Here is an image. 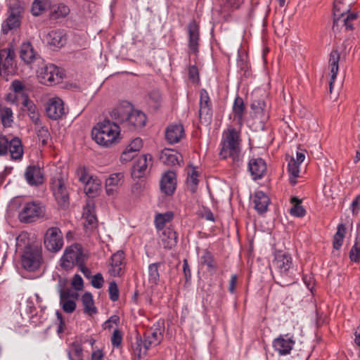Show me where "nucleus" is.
Wrapping results in <instances>:
<instances>
[{
    "mask_svg": "<svg viewBox=\"0 0 360 360\" xmlns=\"http://www.w3.org/2000/svg\"><path fill=\"white\" fill-rule=\"evenodd\" d=\"M240 142L239 132L233 127H229L223 132L219 155L221 159H231V164L235 168L243 164Z\"/></svg>",
    "mask_w": 360,
    "mask_h": 360,
    "instance_id": "f257e3e1",
    "label": "nucleus"
},
{
    "mask_svg": "<svg viewBox=\"0 0 360 360\" xmlns=\"http://www.w3.org/2000/svg\"><path fill=\"white\" fill-rule=\"evenodd\" d=\"M91 136L98 145L108 148L120 141V127L116 123L105 120L92 129Z\"/></svg>",
    "mask_w": 360,
    "mask_h": 360,
    "instance_id": "f03ea898",
    "label": "nucleus"
},
{
    "mask_svg": "<svg viewBox=\"0 0 360 360\" xmlns=\"http://www.w3.org/2000/svg\"><path fill=\"white\" fill-rule=\"evenodd\" d=\"M164 329V321H158V327L154 329L151 328L144 333L143 340L141 338L139 340V337L136 335V350H139L138 354L139 358L142 354H146L147 350L151 345L155 346L160 343L163 338Z\"/></svg>",
    "mask_w": 360,
    "mask_h": 360,
    "instance_id": "7ed1b4c3",
    "label": "nucleus"
},
{
    "mask_svg": "<svg viewBox=\"0 0 360 360\" xmlns=\"http://www.w3.org/2000/svg\"><path fill=\"white\" fill-rule=\"evenodd\" d=\"M86 256L84 254L81 245L75 243L67 247L60 259V266L65 270L84 263Z\"/></svg>",
    "mask_w": 360,
    "mask_h": 360,
    "instance_id": "20e7f679",
    "label": "nucleus"
},
{
    "mask_svg": "<svg viewBox=\"0 0 360 360\" xmlns=\"http://www.w3.org/2000/svg\"><path fill=\"white\" fill-rule=\"evenodd\" d=\"M52 190L58 205L65 208L69 205V194L67 189V179L61 174H56L52 179Z\"/></svg>",
    "mask_w": 360,
    "mask_h": 360,
    "instance_id": "39448f33",
    "label": "nucleus"
},
{
    "mask_svg": "<svg viewBox=\"0 0 360 360\" xmlns=\"http://www.w3.org/2000/svg\"><path fill=\"white\" fill-rule=\"evenodd\" d=\"M134 112V105L127 101H122L112 110L110 115L117 122L126 124L127 125H134V124L131 121Z\"/></svg>",
    "mask_w": 360,
    "mask_h": 360,
    "instance_id": "423d86ee",
    "label": "nucleus"
},
{
    "mask_svg": "<svg viewBox=\"0 0 360 360\" xmlns=\"http://www.w3.org/2000/svg\"><path fill=\"white\" fill-rule=\"evenodd\" d=\"M21 262L25 269L29 271H36L42 262L41 251L35 247H26L21 257Z\"/></svg>",
    "mask_w": 360,
    "mask_h": 360,
    "instance_id": "0eeeda50",
    "label": "nucleus"
},
{
    "mask_svg": "<svg viewBox=\"0 0 360 360\" xmlns=\"http://www.w3.org/2000/svg\"><path fill=\"white\" fill-rule=\"evenodd\" d=\"M44 245L46 249L51 252H59L64 245L63 236L58 227L49 228L44 236Z\"/></svg>",
    "mask_w": 360,
    "mask_h": 360,
    "instance_id": "6e6552de",
    "label": "nucleus"
},
{
    "mask_svg": "<svg viewBox=\"0 0 360 360\" xmlns=\"http://www.w3.org/2000/svg\"><path fill=\"white\" fill-rule=\"evenodd\" d=\"M63 74L58 67L53 64H46L37 71V78L41 84L51 86L59 83Z\"/></svg>",
    "mask_w": 360,
    "mask_h": 360,
    "instance_id": "1a4fd4ad",
    "label": "nucleus"
},
{
    "mask_svg": "<svg viewBox=\"0 0 360 360\" xmlns=\"http://www.w3.org/2000/svg\"><path fill=\"white\" fill-rule=\"evenodd\" d=\"M45 209L40 203H26L18 214L19 220L23 223H31L44 215Z\"/></svg>",
    "mask_w": 360,
    "mask_h": 360,
    "instance_id": "9d476101",
    "label": "nucleus"
},
{
    "mask_svg": "<svg viewBox=\"0 0 360 360\" xmlns=\"http://www.w3.org/2000/svg\"><path fill=\"white\" fill-rule=\"evenodd\" d=\"M152 165L153 157L150 154L143 155L136 161V172L139 174H136V179H139V181H136V191L146 188V179L149 174L148 167L149 165L151 167Z\"/></svg>",
    "mask_w": 360,
    "mask_h": 360,
    "instance_id": "9b49d317",
    "label": "nucleus"
},
{
    "mask_svg": "<svg viewBox=\"0 0 360 360\" xmlns=\"http://www.w3.org/2000/svg\"><path fill=\"white\" fill-rule=\"evenodd\" d=\"M23 8L18 4H15L10 7L8 15L6 20L2 24L1 29L4 34H6L10 30L20 26L21 14Z\"/></svg>",
    "mask_w": 360,
    "mask_h": 360,
    "instance_id": "f8f14e48",
    "label": "nucleus"
},
{
    "mask_svg": "<svg viewBox=\"0 0 360 360\" xmlns=\"http://www.w3.org/2000/svg\"><path fill=\"white\" fill-rule=\"evenodd\" d=\"M15 54L12 47L0 50V70H4L7 75H12L15 71L14 58Z\"/></svg>",
    "mask_w": 360,
    "mask_h": 360,
    "instance_id": "ddd939ff",
    "label": "nucleus"
},
{
    "mask_svg": "<svg viewBox=\"0 0 360 360\" xmlns=\"http://www.w3.org/2000/svg\"><path fill=\"white\" fill-rule=\"evenodd\" d=\"M273 265L281 276H288L292 266V257L288 253L279 252L275 255Z\"/></svg>",
    "mask_w": 360,
    "mask_h": 360,
    "instance_id": "4468645a",
    "label": "nucleus"
},
{
    "mask_svg": "<svg viewBox=\"0 0 360 360\" xmlns=\"http://www.w3.org/2000/svg\"><path fill=\"white\" fill-rule=\"evenodd\" d=\"M188 35V49L190 53L197 54L200 45V27L195 20L187 25Z\"/></svg>",
    "mask_w": 360,
    "mask_h": 360,
    "instance_id": "2eb2a0df",
    "label": "nucleus"
},
{
    "mask_svg": "<svg viewBox=\"0 0 360 360\" xmlns=\"http://www.w3.org/2000/svg\"><path fill=\"white\" fill-rule=\"evenodd\" d=\"M46 112L50 119L61 118L65 114L63 101L58 98H50L46 105Z\"/></svg>",
    "mask_w": 360,
    "mask_h": 360,
    "instance_id": "dca6fc26",
    "label": "nucleus"
},
{
    "mask_svg": "<svg viewBox=\"0 0 360 360\" xmlns=\"http://www.w3.org/2000/svg\"><path fill=\"white\" fill-rule=\"evenodd\" d=\"M293 337H290L288 334L281 335L273 341V347L280 355H286L290 354L294 345Z\"/></svg>",
    "mask_w": 360,
    "mask_h": 360,
    "instance_id": "f3484780",
    "label": "nucleus"
},
{
    "mask_svg": "<svg viewBox=\"0 0 360 360\" xmlns=\"http://www.w3.org/2000/svg\"><path fill=\"white\" fill-rule=\"evenodd\" d=\"M176 174L173 171L166 172L160 182L161 191L167 195H171L176 189Z\"/></svg>",
    "mask_w": 360,
    "mask_h": 360,
    "instance_id": "a211bd4d",
    "label": "nucleus"
},
{
    "mask_svg": "<svg viewBox=\"0 0 360 360\" xmlns=\"http://www.w3.org/2000/svg\"><path fill=\"white\" fill-rule=\"evenodd\" d=\"M248 169L254 180L260 179L266 172V165L261 158H252L249 161Z\"/></svg>",
    "mask_w": 360,
    "mask_h": 360,
    "instance_id": "6ab92c4d",
    "label": "nucleus"
},
{
    "mask_svg": "<svg viewBox=\"0 0 360 360\" xmlns=\"http://www.w3.org/2000/svg\"><path fill=\"white\" fill-rule=\"evenodd\" d=\"M25 177L30 185L37 186L44 182V174L41 168L37 165H30L25 172Z\"/></svg>",
    "mask_w": 360,
    "mask_h": 360,
    "instance_id": "aec40b11",
    "label": "nucleus"
},
{
    "mask_svg": "<svg viewBox=\"0 0 360 360\" xmlns=\"http://www.w3.org/2000/svg\"><path fill=\"white\" fill-rule=\"evenodd\" d=\"M124 252L119 250L111 257L110 268L108 271L111 276H120L123 273L124 266Z\"/></svg>",
    "mask_w": 360,
    "mask_h": 360,
    "instance_id": "412c9836",
    "label": "nucleus"
},
{
    "mask_svg": "<svg viewBox=\"0 0 360 360\" xmlns=\"http://www.w3.org/2000/svg\"><path fill=\"white\" fill-rule=\"evenodd\" d=\"M83 219L84 226L87 231H92L97 226V219L94 213V207L92 202H87L84 208Z\"/></svg>",
    "mask_w": 360,
    "mask_h": 360,
    "instance_id": "4be33fe9",
    "label": "nucleus"
},
{
    "mask_svg": "<svg viewBox=\"0 0 360 360\" xmlns=\"http://www.w3.org/2000/svg\"><path fill=\"white\" fill-rule=\"evenodd\" d=\"M66 40L65 33L60 30H52L47 34L46 37L47 44L56 48L63 46Z\"/></svg>",
    "mask_w": 360,
    "mask_h": 360,
    "instance_id": "5701e85b",
    "label": "nucleus"
},
{
    "mask_svg": "<svg viewBox=\"0 0 360 360\" xmlns=\"http://www.w3.org/2000/svg\"><path fill=\"white\" fill-rule=\"evenodd\" d=\"M184 136V128L181 124H172L165 131V139L170 144L178 143Z\"/></svg>",
    "mask_w": 360,
    "mask_h": 360,
    "instance_id": "b1692460",
    "label": "nucleus"
},
{
    "mask_svg": "<svg viewBox=\"0 0 360 360\" xmlns=\"http://www.w3.org/2000/svg\"><path fill=\"white\" fill-rule=\"evenodd\" d=\"M20 57L27 64H30L36 60L40 59L30 42H25L21 45Z\"/></svg>",
    "mask_w": 360,
    "mask_h": 360,
    "instance_id": "393cba45",
    "label": "nucleus"
},
{
    "mask_svg": "<svg viewBox=\"0 0 360 360\" xmlns=\"http://www.w3.org/2000/svg\"><path fill=\"white\" fill-rule=\"evenodd\" d=\"M340 60V53L338 50H333L330 54L329 63L330 65V80L329 82V91L332 93L333 84L338 72V63Z\"/></svg>",
    "mask_w": 360,
    "mask_h": 360,
    "instance_id": "a878e982",
    "label": "nucleus"
},
{
    "mask_svg": "<svg viewBox=\"0 0 360 360\" xmlns=\"http://www.w3.org/2000/svg\"><path fill=\"white\" fill-rule=\"evenodd\" d=\"M255 209L259 214H263L267 211L270 202L269 197L262 191H257L252 200Z\"/></svg>",
    "mask_w": 360,
    "mask_h": 360,
    "instance_id": "bb28decb",
    "label": "nucleus"
},
{
    "mask_svg": "<svg viewBox=\"0 0 360 360\" xmlns=\"http://www.w3.org/2000/svg\"><path fill=\"white\" fill-rule=\"evenodd\" d=\"M24 110L27 112L29 117L35 125H40L41 120L37 106L34 103L25 97L22 101Z\"/></svg>",
    "mask_w": 360,
    "mask_h": 360,
    "instance_id": "cd10ccee",
    "label": "nucleus"
},
{
    "mask_svg": "<svg viewBox=\"0 0 360 360\" xmlns=\"http://www.w3.org/2000/svg\"><path fill=\"white\" fill-rule=\"evenodd\" d=\"M179 154L174 150L165 148L160 155V160L166 165L175 166L179 165Z\"/></svg>",
    "mask_w": 360,
    "mask_h": 360,
    "instance_id": "c85d7f7f",
    "label": "nucleus"
},
{
    "mask_svg": "<svg viewBox=\"0 0 360 360\" xmlns=\"http://www.w3.org/2000/svg\"><path fill=\"white\" fill-rule=\"evenodd\" d=\"M245 112V107L243 98L236 96L233 105V113L234 115V120L241 126L243 122V117Z\"/></svg>",
    "mask_w": 360,
    "mask_h": 360,
    "instance_id": "c756f323",
    "label": "nucleus"
},
{
    "mask_svg": "<svg viewBox=\"0 0 360 360\" xmlns=\"http://www.w3.org/2000/svg\"><path fill=\"white\" fill-rule=\"evenodd\" d=\"M12 160H20L23 155V148L20 139L15 137L10 140L9 149Z\"/></svg>",
    "mask_w": 360,
    "mask_h": 360,
    "instance_id": "7c9ffc66",
    "label": "nucleus"
},
{
    "mask_svg": "<svg viewBox=\"0 0 360 360\" xmlns=\"http://www.w3.org/2000/svg\"><path fill=\"white\" fill-rule=\"evenodd\" d=\"M201 264L207 266L209 272L214 274L216 272L218 265L213 255L208 250H205L200 257Z\"/></svg>",
    "mask_w": 360,
    "mask_h": 360,
    "instance_id": "2f4dec72",
    "label": "nucleus"
},
{
    "mask_svg": "<svg viewBox=\"0 0 360 360\" xmlns=\"http://www.w3.org/2000/svg\"><path fill=\"white\" fill-rule=\"evenodd\" d=\"M177 240V233L173 229L167 228L163 231L162 240L165 243V248H172L176 245Z\"/></svg>",
    "mask_w": 360,
    "mask_h": 360,
    "instance_id": "473e14b6",
    "label": "nucleus"
},
{
    "mask_svg": "<svg viewBox=\"0 0 360 360\" xmlns=\"http://www.w3.org/2000/svg\"><path fill=\"white\" fill-rule=\"evenodd\" d=\"M288 172L290 175L289 182L292 186H295L297 184L296 179L300 174V164H298V162H295L293 158H292L290 161L288 162Z\"/></svg>",
    "mask_w": 360,
    "mask_h": 360,
    "instance_id": "72a5a7b5",
    "label": "nucleus"
},
{
    "mask_svg": "<svg viewBox=\"0 0 360 360\" xmlns=\"http://www.w3.org/2000/svg\"><path fill=\"white\" fill-rule=\"evenodd\" d=\"M82 301L85 313L89 315H92L96 313V309L94 307L93 297L90 292H85L82 295Z\"/></svg>",
    "mask_w": 360,
    "mask_h": 360,
    "instance_id": "f704fd0d",
    "label": "nucleus"
},
{
    "mask_svg": "<svg viewBox=\"0 0 360 360\" xmlns=\"http://www.w3.org/2000/svg\"><path fill=\"white\" fill-rule=\"evenodd\" d=\"M346 232V227L344 224H338L337 227V232L333 236V245L335 250H339L343 243L345 234Z\"/></svg>",
    "mask_w": 360,
    "mask_h": 360,
    "instance_id": "c9c22d12",
    "label": "nucleus"
},
{
    "mask_svg": "<svg viewBox=\"0 0 360 360\" xmlns=\"http://www.w3.org/2000/svg\"><path fill=\"white\" fill-rule=\"evenodd\" d=\"M69 13V8L63 4L53 5L51 8V16L53 19L65 18Z\"/></svg>",
    "mask_w": 360,
    "mask_h": 360,
    "instance_id": "e433bc0d",
    "label": "nucleus"
},
{
    "mask_svg": "<svg viewBox=\"0 0 360 360\" xmlns=\"http://www.w3.org/2000/svg\"><path fill=\"white\" fill-rule=\"evenodd\" d=\"M291 202L293 204V206L290 210V214L297 217H304L306 214V210L301 205V200L297 197H292Z\"/></svg>",
    "mask_w": 360,
    "mask_h": 360,
    "instance_id": "4c0bfd02",
    "label": "nucleus"
},
{
    "mask_svg": "<svg viewBox=\"0 0 360 360\" xmlns=\"http://www.w3.org/2000/svg\"><path fill=\"white\" fill-rule=\"evenodd\" d=\"M65 285V281L60 278L57 285V290L58 292H59L60 301L61 302L65 300H70L69 298L76 297V296L77 295L76 293L72 292L69 289H64Z\"/></svg>",
    "mask_w": 360,
    "mask_h": 360,
    "instance_id": "58836bf2",
    "label": "nucleus"
},
{
    "mask_svg": "<svg viewBox=\"0 0 360 360\" xmlns=\"http://www.w3.org/2000/svg\"><path fill=\"white\" fill-rule=\"evenodd\" d=\"M174 217L172 212L159 213L155 217V224L158 229H162L166 223L169 222Z\"/></svg>",
    "mask_w": 360,
    "mask_h": 360,
    "instance_id": "ea45409f",
    "label": "nucleus"
},
{
    "mask_svg": "<svg viewBox=\"0 0 360 360\" xmlns=\"http://www.w3.org/2000/svg\"><path fill=\"white\" fill-rule=\"evenodd\" d=\"M162 262L150 264L148 266L149 281L151 283L157 284L160 279L159 269L163 266Z\"/></svg>",
    "mask_w": 360,
    "mask_h": 360,
    "instance_id": "a19ab883",
    "label": "nucleus"
},
{
    "mask_svg": "<svg viewBox=\"0 0 360 360\" xmlns=\"http://www.w3.org/2000/svg\"><path fill=\"white\" fill-rule=\"evenodd\" d=\"M50 6L49 0H34L32 6V13L38 16Z\"/></svg>",
    "mask_w": 360,
    "mask_h": 360,
    "instance_id": "79ce46f5",
    "label": "nucleus"
},
{
    "mask_svg": "<svg viewBox=\"0 0 360 360\" xmlns=\"http://www.w3.org/2000/svg\"><path fill=\"white\" fill-rule=\"evenodd\" d=\"M68 354L70 360L83 359L82 348L79 344L75 342L70 345Z\"/></svg>",
    "mask_w": 360,
    "mask_h": 360,
    "instance_id": "37998d69",
    "label": "nucleus"
},
{
    "mask_svg": "<svg viewBox=\"0 0 360 360\" xmlns=\"http://www.w3.org/2000/svg\"><path fill=\"white\" fill-rule=\"evenodd\" d=\"M101 184V181L97 177H94L91 181L85 184L84 191L86 194L94 196L100 189Z\"/></svg>",
    "mask_w": 360,
    "mask_h": 360,
    "instance_id": "c03bdc74",
    "label": "nucleus"
},
{
    "mask_svg": "<svg viewBox=\"0 0 360 360\" xmlns=\"http://www.w3.org/2000/svg\"><path fill=\"white\" fill-rule=\"evenodd\" d=\"M212 106H200L199 116L202 123L209 124L212 117Z\"/></svg>",
    "mask_w": 360,
    "mask_h": 360,
    "instance_id": "a18cd8bd",
    "label": "nucleus"
},
{
    "mask_svg": "<svg viewBox=\"0 0 360 360\" xmlns=\"http://www.w3.org/2000/svg\"><path fill=\"white\" fill-rule=\"evenodd\" d=\"M340 4L341 1L336 0L334 3L333 6V30H335L336 27H338V22L341 20V18H343L346 13L344 11L342 13H340Z\"/></svg>",
    "mask_w": 360,
    "mask_h": 360,
    "instance_id": "49530a36",
    "label": "nucleus"
},
{
    "mask_svg": "<svg viewBox=\"0 0 360 360\" xmlns=\"http://www.w3.org/2000/svg\"><path fill=\"white\" fill-rule=\"evenodd\" d=\"M0 115L3 125L5 127H11L13 121L12 110L9 108H3L0 110Z\"/></svg>",
    "mask_w": 360,
    "mask_h": 360,
    "instance_id": "de8ad7c7",
    "label": "nucleus"
},
{
    "mask_svg": "<svg viewBox=\"0 0 360 360\" xmlns=\"http://www.w3.org/2000/svg\"><path fill=\"white\" fill-rule=\"evenodd\" d=\"M133 142L122 152L120 156V160L122 163L130 162L135 158V147L133 146Z\"/></svg>",
    "mask_w": 360,
    "mask_h": 360,
    "instance_id": "09e8293b",
    "label": "nucleus"
},
{
    "mask_svg": "<svg viewBox=\"0 0 360 360\" xmlns=\"http://www.w3.org/2000/svg\"><path fill=\"white\" fill-rule=\"evenodd\" d=\"M123 174L121 172L111 174L106 180V186L117 187L123 179Z\"/></svg>",
    "mask_w": 360,
    "mask_h": 360,
    "instance_id": "8fccbe9b",
    "label": "nucleus"
},
{
    "mask_svg": "<svg viewBox=\"0 0 360 360\" xmlns=\"http://www.w3.org/2000/svg\"><path fill=\"white\" fill-rule=\"evenodd\" d=\"M265 107V102L261 100L254 101L251 104V108L256 115L260 116L261 119H262V116L264 115Z\"/></svg>",
    "mask_w": 360,
    "mask_h": 360,
    "instance_id": "3c124183",
    "label": "nucleus"
},
{
    "mask_svg": "<svg viewBox=\"0 0 360 360\" xmlns=\"http://www.w3.org/2000/svg\"><path fill=\"white\" fill-rule=\"evenodd\" d=\"M37 127V136L39 140H41L42 144L45 145L47 143V141L50 138V133L48 129L41 125H36Z\"/></svg>",
    "mask_w": 360,
    "mask_h": 360,
    "instance_id": "603ef678",
    "label": "nucleus"
},
{
    "mask_svg": "<svg viewBox=\"0 0 360 360\" xmlns=\"http://www.w3.org/2000/svg\"><path fill=\"white\" fill-rule=\"evenodd\" d=\"M76 173L79 181L84 184L87 183L89 181H91V179H94V177L93 176L89 175L86 168L84 167L78 168L77 169Z\"/></svg>",
    "mask_w": 360,
    "mask_h": 360,
    "instance_id": "864d4df0",
    "label": "nucleus"
},
{
    "mask_svg": "<svg viewBox=\"0 0 360 360\" xmlns=\"http://www.w3.org/2000/svg\"><path fill=\"white\" fill-rule=\"evenodd\" d=\"M148 117L145 112L136 110V130L143 129L147 123Z\"/></svg>",
    "mask_w": 360,
    "mask_h": 360,
    "instance_id": "5fc2aeb1",
    "label": "nucleus"
},
{
    "mask_svg": "<svg viewBox=\"0 0 360 360\" xmlns=\"http://www.w3.org/2000/svg\"><path fill=\"white\" fill-rule=\"evenodd\" d=\"M349 258L352 262H360V245L357 242H355L354 245L350 250Z\"/></svg>",
    "mask_w": 360,
    "mask_h": 360,
    "instance_id": "6e6d98bb",
    "label": "nucleus"
},
{
    "mask_svg": "<svg viewBox=\"0 0 360 360\" xmlns=\"http://www.w3.org/2000/svg\"><path fill=\"white\" fill-rule=\"evenodd\" d=\"M108 291L110 299L113 302L117 301L119 298V290L115 281L110 283Z\"/></svg>",
    "mask_w": 360,
    "mask_h": 360,
    "instance_id": "4d7b16f0",
    "label": "nucleus"
},
{
    "mask_svg": "<svg viewBox=\"0 0 360 360\" xmlns=\"http://www.w3.org/2000/svg\"><path fill=\"white\" fill-rule=\"evenodd\" d=\"M10 140L5 136H0V155L8 153L9 149Z\"/></svg>",
    "mask_w": 360,
    "mask_h": 360,
    "instance_id": "13d9d810",
    "label": "nucleus"
},
{
    "mask_svg": "<svg viewBox=\"0 0 360 360\" xmlns=\"http://www.w3.org/2000/svg\"><path fill=\"white\" fill-rule=\"evenodd\" d=\"M63 311L66 313H72L75 310L76 303L73 300L60 301Z\"/></svg>",
    "mask_w": 360,
    "mask_h": 360,
    "instance_id": "bf43d9fd",
    "label": "nucleus"
},
{
    "mask_svg": "<svg viewBox=\"0 0 360 360\" xmlns=\"http://www.w3.org/2000/svg\"><path fill=\"white\" fill-rule=\"evenodd\" d=\"M200 106H212V103L205 89H201L200 92Z\"/></svg>",
    "mask_w": 360,
    "mask_h": 360,
    "instance_id": "052dcab7",
    "label": "nucleus"
},
{
    "mask_svg": "<svg viewBox=\"0 0 360 360\" xmlns=\"http://www.w3.org/2000/svg\"><path fill=\"white\" fill-rule=\"evenodd\" d=\"M122 340V335L121 331L118 329L115 330L111 338L112 345L114 347H118L121 345Z\"/></svg>",
    "mask_w": 360,
    "mask_h": 360,
    "instance_id": "680f3d73",
    "label": "nucleus"
},
{
    "mask_svg": "<svg viewBox=\"0 0 360 360\" xmlns=\"http://www.w3.org/2000/svg\"><path fill=\"white\" fill-rule=\"evenodd\" d=\"M103 283H104L103 278L101 274H99V273L94 275L92 277L91 281V285L95 288H97V289L101 288L103 286Z\"/></svg>",
    "mask_w": 360,
    "mask_h": 360,
    "instance_id": "e2e57ef3",
    "label": "nucleus"
},
{
    "mask_svg": "<svg viewBox=\"0 0 360 360\" xmlns=\"http://www.w3.org/2000/svg\"><path fill=\"white\" fill-rule=\"evenodd\" d=\"M119 322L120 317L117 315H112L103 323V328L110 330L112 328L113 324L117 325Z\"/></svg>",
    "mask_w": 360,
    "mask_h": 360,
    "instance_id": "0e129e2a",
    "label": "nucleus"
},
{
    "mask_svg": "<svg viewBox=\"0 0 360 360\" xmlns=\"http://www.w3.org/2000/svg\"><path fill=\"white\" fill-rule=\"evenodd\" d=\"M72 285L77 290H81L82 289L83 280L79 275L76 274L74 276L72 281Z\"/></svg>",
    "mask_w": 360,
    "mask_h": 360,
    "instance_id": "69168bd1",
    "label": "nucleus"
},
{
    "mask_svg": "<svg viewBox=\"0 0 360 360\" xmlns=\"http://www.w3.org/2000/svg\"><path fill=\"white\" fill-rule=\"evenodd\" d=\"M351 210L354 215H357L360 210V194L358 195L351 204Z\"/></svg>",
    "mask_w": 360,
    "mask_h": 360,
    "instance_id": "338daca9",
    "label": "nucleus"
},
{
    "mask_svg": "<svg viewBox=\"0 0 360 360\" xmlns=\"http://www.w3.org/2000/svg\"><path fill=\"white\" fill-rule=\"evenodd\" d=\"M183 271L185 276L186 281L188 282L191 278V272L187 259L183 262Z\"/></svg>",
    "mask_w": 360,
    "mask_h": 360,
    "instance_id": "774afa93",
    "label": "nucleus"
}]
</instances>
